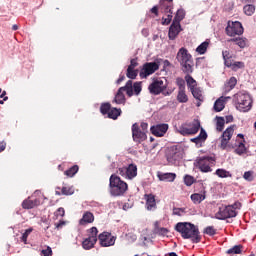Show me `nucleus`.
<instances>
[{
  "instance_id": "obj_1",
  "label": "nucleus",
  "mask_w": 256,
  "mask_h": 256,
  "mask_svg": "<svg viewBox=\"0 0 256 256\" xmlns=\"http://www.w3.org/2000/svg\"><path fill=\"white\" fill-rule=\"evenodd\" d=\"M175 231L181 234L182 239H190L192 243H201L199 227L190 222H178Z\"/></svg>"
},
{
  "instance_id": "obj_2",
  "label": "nucleus",
  "mask_w": 256,
  "mask_h": 256,
  "mask_svg": "<svg viewBox=\"0 0 256 256\" xmlns=\"http://www.w3.org/2000/svg\"><path fill=\"white\" fill-rule=\"evenodd\" d=\"M109 181L110 195H112V197H121L125 195L127 189H129L126 182L121 180L116 174H112Z\"/></svg>"
},
{
  "instance_id": "obj_3",
  "label": "nucleus",
  "mask_w": 256,
  "mask_h": 256,
  "mask_svg": "<svg viewBox=\"0 0 256 256\" xmlns=\"http://www.w3.org/2000/svg\"><path fill=\"white\" fill-rule=\"evenodd\" d=\"M176 59L180 63L183 73H186V75L193 73V56H191L186 48L179 49Z\"/></svg>"
},
{
  "instance_id": "obj_4",
  "label": "nucleus",
  "mask_w": 256,
  "mask_h": 256,
  "mask_svg": "<svg viewBox=\"0 0 256 256\" xmlns=\"http://www.w3.org/2000/svg\"><path fill=\"white\" fill-rule=\"evenodd\" d=\"M236 109L241 111L242 113H247L251 111V107H253V99H251V95L247 92H239L234 95Z\"/></svg>"
},
{
  "instance_id": "obj_5",
  "label": "nucleus",
  "mask_w": 256,
  "mask_h": 256,
  "mask_svg": "<svg viewBox=\"0 0 256 256\" xmlns=\"http://www.w3.org/2000/svg\"><path fill=\"white\" fill-rule=\"evenodd\" d=\"M124 91L128 97H133V80H128L124 87L118 89L112 103H116V105H125L126 99L125 94L123 93Z\"/></svg>"
},
{
  "instance_id": "obj_6",
  "label": "nucleus",
  "mask_w": 256,
  "mask_h": 256,
  "mask_svg": "<svg viewBox=\"0 0 256 256\" xmlns=\"http://www.w3.org/2000/svg\"><path fill=\"white\" fill-rule=\"evenodd\" d=\"M161 61H163V59L157 58L154 62L144 63L143 67L140 71L141 79H147V77H149V75H153V73H155V71H159Z\"/></svg>"
},
{
  "instance_id": "obj_7",
  "label": "nucleus",
  "mask_w": 256,
  "mask_h": 256,
  "mask_svg": "<svg viewBox=\"0 0 256 256\" xmlns=\"http://www.w3.org/2000/svg\"><path fill=\"white\" fill-rule=\"evenodd\" d=\"M216 159L214 156H203L197 161V167L202 173H211L215 167Z\"/></svg>"
},
{
  "instance_id": "obj_8",
  "label": "nucleus",
  "mask_w": 256,
  "mask_h": 256,
  "mask_svg": "<svg viewBox=\"0 0 256 256\" xmlns=\"http://www.w3.org/2000/svg\"><path fill=\"white\" fill-rule=\"evenodd\" d=\"M216 219L223 221L225 219H231L237 217V211L233 210V206H220L219 210L215 214Z\"/></svg>"
},
{
  "instance_id": "obj_9",
  "label": "nucleus",
  "mask_w": 256,
  "mask_h": 256,
  "mask_svg": "<svg viewBox=\"0 0 256 256\" xmlns=\"http://www.w3.org/2000/svg\"><path fill=\"white\" fill-rule=\"evenodd\" d=\"M225 31L228 37H235V35H243V24H241V22L239 21H228Z\"/></svg>"
},
{
  "instance_id": "obj_10",
  "label": "nucleus",
  "mask_w": 256,
  "mask_h": 256,
  "mask_svg": "<svg viewBox=\"0 0 256 256\" xmlns=\"http://www.w3.org/2000/svg\"><path fill=\"white\" fill-rule=\"evenodd\" d=\"M167 89V84L161 79L154 80L149 86L148 90L151 95H161Z\"/></svg>"
},
{
  "instance_id": "obj_11",
  "label": "nucleus",
  "mask_w": 256,
  "mask_h": 256,
  "mask_svg": "<svg viewBox=\"0 0 256 256\" xmlns=\"http://www.w3.org/2000/svg\"><path fill=\"white\" fill-rule=\"evenodd\" d=\"M233 133H235V125L229 126L221 135V143L220 148L225 151L229 145V141L233 137Z\"/></svg>"
},
{
  "instance_id": "obj_12",
  "label": "nucleus",
  "mask_w": 256,
  "mask_h": 256,
  "mask_svg": "<svg viewBox=\"0 0 256 256\" xmlns=\"http://www.w3.org/2000/svg\"><path fill=\"white\" fill-rule=\"evenodd\" d=\"M98 239L101 247H113L117 238H115V236L111 235L109 232H102L99 234Z\"/></svg>"
},
{
  "instance_id": "obj_13",
  "label": "nucleus",
  "mask_w": 256,
  "mask_h": 256,
  "mask_svg": "<svg viewBox=\"0 0 256 256\" xmlns=\"http://www.w3.org/2000/svg\"><path fill=\"white\" fill-rule=\"evenodd\" d=\"M199 129H201V122L199 120H194L192 126L190 128L181 126L178 130L180 135H195L199 133Z\"/></svg>"
},
{
  "instance_id": "obj_14",
  "label": "nucleus",
  "mask_w": 256,
  "mask_h": 256,
  "mask_svg": "<svg viewBox=\"0 0 256 256\" xmlns=\"http://www.w3.org/2000/svg\"><path fill=\"white\" fill-rule=\"evenodd\" d=\"M132 137L135 143H143L147 139V133L142 132L137 123L132 125Z\"/></svg>"
},
{
  "instance_id": "obj_15",
  "label": "nucleus",
  "mask_w": 256,
  "mask_h": 256,
  "mask_svg": "<svg viewBox=\"0 0 256 256\" xmlns=\"http://www.w3.org/2000/svg\"><path fill=\"white\" fill-rule=\"evenodd\" d=\"M166 157L168 162L175 165L177 161L183 158V155L181 154V151L177 149V147H172Z\"/></svg>"
},
{
  "instance_id": "obj_16",
  "label": "nucleus",
  "mask_w": 256,
  "mask_h": 256,
  "mask_svg": "<svg viewBox=\"0 0 256 256\" xmlns=\"http://www.w3.org/2000/svg\"><path fill=\"white\" fill-rule=\"evenodd\" d=\"M181 31H183V29L181 28V23L173 21L170 25L168 32L169 39L171 41H175V39H177V35H179Z\"/></svg>"
},
{
  "instance_id": "obj_17",
  "label": "nucleus",
  "mask_w": 256,
  "mask_h": 256,
  "mask_svg": "<svg viewBox=\"0 0 256 256\" xmlns=\"http://www.w3.org/2000/svg\"><path fill=\"white\" fill-rule=\"evenodd\" d=\"M168 130V124H158L150 128L152 135H155V137H163Z\"/></svg>"
},
{
  "instance_id": "obj_18",
  "label": "nucleus",
  "mask_w": 256,
  "mask_h": 256,
  "mask_svg": "<svg viewBox=\"0 0 256 256\" xmlns=\"http://www.w3.org/2000/svg\"><path fill=\"white\" fill-rule=\"evenodd\" d=\"M207 137H208L207 131H205V129L201 128L199 135L195 138H191L190 141L192 143H195L196 147H203V143H205V141H207Z\"/></svg>"
},
{
  "instance_id": "obj_19",
  "label": "nucleus",
  "mask_w": 256,
  "mask_h": 256,
  "mask_svg": "<svg viewBox=\"0 0 256 256\" xmlns=\"http://www.w3.org/2000/svg\"><path fill=\"white\" fill-rule=\"evenodd\" d=\"M190 93H192L196 101H199L197 103V107H201V103L205 101V96L203 95V88L196 86L195 88H192L190 90Z\"/></svg>"
},
{
  "instance_id": "obj_20",
  "label": "nucleus",
  "mask_w": 256,
  "mask_h": 256,
  "mask_svg": "<svg viewBox=\"0 0 256 256\" xmlns=\"http://www.w3.org/2000/svg\"><path fill=\"white\" fill-rule=\"evenodd\" d=\"M144 199L146 200L147 211H155V209H157V202L155 201V195L145 194Z\"/></svg>"
},
{
  "instance_id": "obj_21",
  "label": "nucleus",
  "mask_w": 256,
  "mask_h": 256,
  "mask_svg": "<svg viewBox=\"0 0 256 256\" xmlns=\"http://www.w3.org/2000/svg\"><path fill=\"white\" fill-rule=\"evenodd\" d=\"M229 99H231L230 96H222L218 98L214 103V111H216V113H220V111H223V109H225V103H227Z\"/></svg>"
},
{
  "instance_id": "obj_22",
  "label": "nucleus",
  "mask_w": 256,
  "mask_h": 256,
  "mask_svg": "<svg viewBox=\"0 0 256 256\" xmlns=\"http://www.w3.org/2000/svg\"><path fill=\"white\" fill-rule=\"evenodd\" d=\"M38 205H41V201L37 198L33 200L29 197L22 202L23 209H33L35 207H38Z\"/></svg>"
},
{
  "instance_id": "obj_23",
  "label": "nucleus",
  "mask_w": 256,
  "mask_h": 256,
  "mask_svg": "<svg viewBox=\"0 0 256 256\" xmlns=\"http://www.w3.org/2000/svg\"><path fill=\"white\" fill-rule=\"evenodd\" d=\"M95 243H97V237L89 236L82 242V247L86 251H89V249H93V247H95Z\"/></svg>"
},
{
  "instance_id": "obj_24",
  "label": "nucleus",
  "mask_w": 256,
  "mask_h": 256,
  "mask_svg": "<svg viewBox=\"0 0 256 256\" xmlns=\"http://www.w3.org/2000/svg\"><path fill=\"white\" fill-rule=\"evenodd\" d=\"M159 9L162 13H169L173 9V0H160Z\"/></svg>"
},
{
  "instance_id": "obj_25",
  "label": "nucleus",
  "mask_w": 256,
  "mask_h": 256,
  "mask_svg": "<svg viewBox=\"0 0 256 256\" xmlns=\"http://www.w3.org/2000/svg\"><path fill=\"white\" fill-rule=\"evenodd\" d=\"M176 177L177 174L175 173H158V179L160 181H166L168 183L175 181Z\"/></svg>"
},
{
  "instance_id": "obj_26",
  "label": "nucleus",
  "mask_w": 256,
  "mask_h": 256,
  "mask_svg": "<svg viewBox=\"0 0 256 256\" xmlns=\"http://www.w3.org/2000/svg\"><path fill=\"white\" fill-rule=\"evenodd\" d=\"M229 43H235V45H238L240 49H245L247 47V38L245 37H235L228 40Z\"/></svg>"
},
{
  "instance_id": "obj_27",
  "label": "nucleus",
  "mask_w": 256,
  "mask_h": 256,
  "mask_svg": "<svg viewBox=\"0 0 256 256\" xmlns=\"http://www.w3.org/2000/svg\"><path fill=\"white\" fill-rule=\"evenodd\" d=\"M126 173V179H135V176L137 175V165H128V167H126Z\"/></svg>"
},
{
  "instance_id": "obj_28",
  "label": "nucleus",
  "mask_w": 256,
  "mask_h": 256,
  "mask_svg": "<svg viewBox=\"0 0 256 256\" xmlns=\"http://www.w3.org/2000/svg\"><path fill=\"white\" fill-rule=\"evenodd\" d=\"M93 221H95V216H93V213L85 212L82 216V219H80L79 223L80 225H87V223H93Z\"/></svg>"
},
{
  "instance_id": "obj_29",
  "label": "nucleus",
  "mask_w": 256,
  "mask_h": 256,
  "mask_svg": "<svg viewBox=\"0 0 256 256\" xmlns=\"http://www.w3.org/2000/svg\"><path fill=\"white\" fill-rule=\"evenodd\" d=\"M190 199L195 205H199L202 201H205V192L194 193L190 196Z\"/></svg>"
},
{
  "instance_id": "obj_30",
  "label": "nucleus",
  "mask_w": 256,
  "mask_h": 256,
  "mask_svg": "<svg viewBox=\"0 0 256 256\" xmlns=\"http://www.w3.org/2000/svg\"><path fill=\"white\" fill-rule=\"evenodd\" d=\"M209 40H206L204 42H202L197 48H196V52L198 55H205V53H207V49L209 48Z\"/></svg>"
},
{
  "instance_id": "obj_31",
  "label": "nucleus",
  "mask_w": 256,
  "mask_h": 256,
  "mask_svg": "<svg viewBox=\"0 0 256 256\" xmlns=\"http://www.w3.org/2000/svg\"><path fill=\"white\" fill-rule=\"evenodd\" d=\"M215 175H217L221 179H227V177H233V174H231V172H229L223 168H218L215 172Z\"/></svg>"
},
{
  "instance_id": "obj_32",
  "label": "nucleus",
  "mask_w": 256,
  "mask_h": 256,
  "mask_svg": "<svg viewBox=\"0 0 256 256\" xmlns=\"http://www.w3.org/2000/svg\"><path fill=\"white\" fill-rule=\"evenodd\" d=\"M177 101L178 103H187V101H189V96L185 93V89L178 90Z\"/></svg>"
},
{
  "instance_id": "obj_33",
  "label": "nucleus",
  "mask_w": 256,
  "mask_h": 256,
  "mask_svg": "<svg viewBox=\"0 0 256 256\" xmlns=\"http://www.w3.org/2000/svg\"><path fill=\"white\" fill-rule=\"evenodd\" d=\"M185 81L187 83L188 89L189 91H191V89H195V87H197V81H195L191 75L187 74L185 76Z\"/></svg>"
},
{
  "instance_id": "obj_34",
  "label": "nucleus",
  "mask_w": 256,
  "mask_h": 256,
  "mask_svg": "<svg viewBox=\"0 0 256 256\" xmlns=\"http://www.w3.org/2000/svg\"><path fill=\"white\" fill-rule=\"evenodd\" d=\"M185 19V10L183 8H180L177 10L176 15L174 17V22L181 23Z\"/></svg>"
},
{
  "instance_id": "obj_35",
  "label": "nucleus",
  "mask_w": 256,
  "mask_h": 256,
  "mask_svg": "<svg viewBox=\"0 0 256 256\" xmlns=\"http://www.w3.org/2000/svg\"><path fill=\"white\" fill-rule=\"evenodd\" d=\"M108 117L109 119H117L119 117V115H121V109H117V108H110L109 112H108Z\"/></svg>"
},
{
  "instance_id": "obj_36",
  "label": "nucleus",
  "mask_w": 256,
  "mask_h": 256,
  "mask_svg": "<svg viewBox=\"0 0 256 256\" xmlns=\"http://www.w3.org/2000/svg\"><path fill=\"white\" fill-rule=\"evenodd\" d=\"M243 246L241 245H235L234 247L227 250L228 255H240L242 253Z\"/></svg>"
},
{
  "instance_id": "obj_37",
  "label": "nucleus",
  "mask_w": 256,
  "mask_h": 256,
  "mask_svg": "<svg viewBox=\"0 0 256 256\" xmlns=\"http://www.w3.org/2000/svg\"><path fill=\"white\" fill-rule=\"evenodd\" d=\"M216 119V129L219 131V133H221V131L225 129V118L217 116Z\"/></svg>"
},
{
  "instance_id": "obj_38",
  "label": "nucleus",
  "mask_w": 256,
  "mask_h": 256,
  "mask_svg": "<svg viewBox=\"0 0 256 256\" xmlns=\"http://www.w3.org/2000/svg\"><path fill=\"white\" fill-rule=\"evenodd\" d=\"M243 11L245 15H247L248 17H251V15L255 13V5L253 4L245 5L243 8Z\"/></svg>"
},
{
  "instance_id": "obj_39",
  "label": "nucleus",
  "mask_w": 256,
  "mask_h": 256,
  "mask_svg": "<svg viewBox=\"0 0 256 256\" xmlns=\"http://www.w3.org/2000/svg\"><path fill=\"white\" fill-rule=\"evenodd\" d=\"M235 85H237V78L231 77L227 81L225 87H226L227 91H231V90L235 89Z\"/></svg>"
},
{
  "instance_id": "obj_40",
  "label": "nucleus",
  "mask_w": 256,
  "mask_h": 256,
  "mask_svg": "<svg viewBox=\"0 0 256 256\" xmlns=\"http://www.w3.org/2000/svg\"><path fill=\"white\" fill-rule=\"evenodd\" d=\"M165 13V15H167V18H163V25H169V23H171V21H173V8H170L169 12H162Z\"/></svg>"
},
{
  "instance_id": "obj_41",
  "label": "nucleus",
  "mask_w": 256,
  "mask_h": 256,
  "mask_svg": "<svg viewBox=\"0 0 256 256\" xmlns=\"http://www.w3.org/2000/svg\"><path fill=\"white\" fill-rule=\"evenodd\" d=\"M247 151V147H245V143L239 142L237 148L235 149V153L237 155H243Z\"/></svg>"
},
{
  "instance_id": "obj_42",
  "label": "nucleus",
  "mask_w": 256,
  "mask_h": 256,
  "mask_svg": "<svg viewBox=\"0 0 256 256\" xmlns=\"http://www.w3.org/2000/svg\"><path fill=\"white\" fill-rule=\"evenodd\" d=\"M142 86H141V82H135L134 84H132V93L133 95H139L142 91Z\"/></svg>"
},
{
  "instance_id": "obj_43",
  "label": "nucleus",
  "mask_w": 256,
  "mask_h": 256,
  "mask_svg": "<svg viewBox=\"0 0 256 256\" xmlns=\"http://www.w3.org/2000/svg\"><path fill=\"white\" fill-rule=\"evenodd\" d=\"M79 171V166L74 165L70 169L66 170L64 173L67 177H74L75 174Z\"/></svg>"
},
{
  "instance_id": "obj_44",
  "label": "nucleus",
  "mask_w": 256,
  "mask_h": 256,
  "mask_svg": "<svg viewBox=\"0 0 256 256\" xmlns=\"http://www.w3.org/2000/svg\"><path fill=\"white\" fill-rule=\"evenodd\" d=\"M110 110H111V104L110 103H103L100 106V113H102V115H108Z\"/></svg>"
},
{
  "instance_id": "obj_45",
  "label": "nucleus",
  "mask_w": 256,
  "mask_h": 256,
  "mask_svg": "<svg viewBox=\"0 0 256 256\" xmlns=\"http://www.w3.org/2000/svg\"><path fill=\"white\" fill-rule=\"evenodd\" d=\"M245 68V63L241 61H236L232 63V71H239V69H244Z\"/></svg>"
},
{
  "instance_id": "obj_46",
  "label": "nucleus",
  "mask_w": 256,
  "mask_h": 256,
  "mask_svg": "<svg viewBox=\"0 0 256 256\" xmlns=\"http://www.w3.org/2000/svg\"><path fill=\"white\" fill-rule=\"evenodd\" d=\"M33 233V228H28L25 230V232L22 234L21 241L27 245V237Z\"/></svg>"
},
{
  "instance_id": "obj_47",
  "label": "nucleus",
  "mask_w": 256,
  "mask_h": 256,
  "mask_svg": "<svg viewBox=\"0 0 256 256\" xmlns=\"http://www.w3.org/2000/svg\"><path fill=\"white\" fill-rule=\"evenodd\" d=\"M126 77H128V79H136L137 71L133 68H127Z\"/></svg>"
},
{
  "instance_id": "obj_48",
  "label": "nucleus",
  "mask_w": 256,
  "mask_h": 256,
  "mask_svg": "<svg viewBox=\"0 0 256 256\" xmlns=\"http://www.w3.org/2000/svg\"><path fill=\"white\" fill-rule=\"evenodd\" d=\"M184 183H185V185H187V187H191V185H193V183H195V178H193V176L186 175L184 177Z\"/></svg>"
},
{
  "instance_id": "obj_49",
  "label": "nucleus",
  "mask_w": 256,
  "mask_h": 256,
  "mask_svg": "<svg viewBox=\"0 0 256 256\" xmlns=\"http://www.w3.org/2000/svg\"><path fill=\"white\" fill-rule=\"evenodd\" d=\"M204 233L210 237H213V235L217 233V230H215L213 226H208L204 229Z\"/></svg>"
},
{
  "instance_id": "obj_50",
  "label": "nucleus",
  "mask_w": 256,
  "mask_h": 256,
  "mask_svg": "<svg viewBox=\"0 0 256 256\" xmlns=\"http://www.w3.org/2000/svg\"><path fill=\"white\" fill-rule=\"evenodd\" d=\"M74 193L73 187H62V195H73Z\"/></svg>"
},
{
  "instance_id": "obj_51",
  "label": "nucleus",
  "mask_w": 256,
  "mask_h": 256,
  "mask_svg": "<svg viewBox=\"0 0 256 256\" xmlns=\"http://www.w3.org/2000/svg\"><path fill=\"white\" fill-rule=\"evenodd\" d=\"M155 233L157 235H160L162 237H165V235H167V233H169V230L167 228H156L155 229Z\"/></svg>"
},
{
  "instance_id": "obj_52",
  "label": "nucleus",
  "mask_w": 256,
  "mask_h": 256,
  "mask_svg": "<svg viewBox=\"0 0 256 256\" xmlns=\"http://www.w3.org/2000/svg\"><path fill=\"white\" fill-rule=\"evenodd\" d=\"M176 83L178 85V91L185 90V80L183 78H177Z\"/></svg>"
},
{
  "instance_id": "obj_53",
  "label": "nucleus",
  "mask_w": 256,
  "mask_h": 256,
  "mask_svg": "<svg viewBox=\"0 0 256 256\" xmlns=\"http://www.w3.org/2000/svg\"><path fill=\"white\" fill-rule=\"evenodd\" d=\"M173 215H177L178 217H182V215H185V208H174L173 209Z\"/></svg>"
},
{
  "instance_id": "obj_54",
  "label": "nucleus",
  "mask_w": 256,
  "mask_h": 256,
  "mask_svg": "<svg viewBox=\"0 0 256 256\" xmlns=\"http://www.w3.org/2000/svg\"><path fill=\"white\" fill-rule=\"evenodd\" d=\"M118 175H121V177H124V179H127V167H121L117 171Z\"/></svg>"
},
{
  "instance_id": "obj_55",
  "label": "nucleus",
  "mask_w": 256,
  "mask_h": 256,
  "mask_svg": "<svg viewBox=\"0 0 256 256\" xmlns=\"http://www.w3.org/2000/svg\"><path fill=\"white\" fill-rule=\"evenodd\" d=\"M126 238L128 241H130V243H135V241H137V235L133 233L126 234Z\"/></svg>"
},
{
  "instance_id": "obj_56",
  "label": "nucleus",
  "mask_w": 256,
  "mask_h": 256,
  "mask_svg": "<svg viewBox=\"0 0 256 256\" xmlns=\"http://www.w3.org/2000/svg\"><path fill=\"white\" fill-rule=\"evenodd\" d=\"M41 254L43 256H52L53 255V250L51 249V247H47V249H44L41 251Z\"/></svg>"
},
{
  "instance_id": "obj_57",
  "label": "nucleus",
  "mask_w": 256,
  "mask_h": 256,
  "mask_svg": "<svg viewBox=\"0 0 256 256\" xmlns=\"http://www.w3.org/2000/svg\"><path fill=\"white\" fill-rule=\"evenodd\" d=\"M243 177L246 181H252L253 180V174L250 171L245 172Z\"/></svg>"
},
{
  "instance_id": "obj_58",
  "label": "nucleus",
  "mask_w": 256,
  "mask_h": 256,
  "mask_svg": "<svg viewBox=\"0 0 256 256\" xmlns=\"http://www.w3.org/2000/svg\"><path fill=\"white\" fill-rule=\"evenodd\" d=\"M137 65H139V63H137V59H132L130 61V65L128 66V69H135V67H137Z\"/></svg>"
},
{
  "instance_id": "obj_59",
  "label": "nucleus",
  "mask_w": 256,
  "mask_h": 256,
  "mask_svg": "<svg viewBox=\"0 0 256 256\" xmlns=\"http://www.w3.org/2000/svg\"><path fill=\"white\" fill-rule=\"evenodd\" d=\"M228 207H232L233 211H236V209H241V202H235L232 205H228Z\"/></svg>"
},
{
  "instance_id": "obj_60",
  "label": "nucleus",
  "mask_w": 256,
  "mask_h": 256,
  "mask_svg": "<svg viewBox=\"0 0 256 256\" xmlns=\"http://www.w3.org/2000/svg\"><path fill=\"white\" fill-rule=\"evenodd\" d=\"M90 233H91L90 237H97V234L99 233V231L97 230V227H92L90 229Z\"/></svg>"
},
{
  "instance_id": "obj_61",
  "label": "nucleus",
  "mask_w": 256,
  "mask_h": 256,
  "mask_svg": "<svg viewBox=\"0 0 256 256\" xmlns=\"http://www.w3.org/2000/svg\"><path fill=\"white\" fill-rule=\"evenodd\" d=\"M57 217H63L65 215V209L64 208H58L56 212Z\"/></svg>"
},
{
  "instance_id": "obj_62",
  "label": "nucleus",
  "mask_w": 256,
  "mask_h": 256,
  "mask_svg": "<svg viewBox=\"0 0 256 256\" xmlns=\"http://www.w3.org/2000/svg\"><path fill=\"white\" fill-rule=\"evenodd\" d=\"M141 129H142V132L144 133H147V129L149 127V124L145 123V122H142L141 125H140Z\"/></svg>"
},
{
  "instance_id": "obj_63",
  "label": "nucleus",
  "mask_w": 256,
  "mask_h": 256,
  "mask_svg": "<svg viewBox=\"0 0 256 256\" xmlns=\"http://www.w3.org/2000/svg\"><path fill=\"white\" fill-rule=\"evenodd\" d=\"M224 65L225 67H229L230 69H232L233 67V63L229 59L224 60Z\"/></svg>"
},
{
  "instance_id": "obj_64",
  "label": "nucleus",
  "mask_w": 256,
  "mask_h": 256,
  "mask_svg": "<svg viewBox=\"0 0 256 256\" xmlns=\"http://www.w3.org/2000/svg\"><path fill=\"white\" fill-rule=\"evenodd\" d=\"M64 225H65V221H60L59 223L55 224V227L57 229H63Z\"/></svg>"
}]
</instances>
